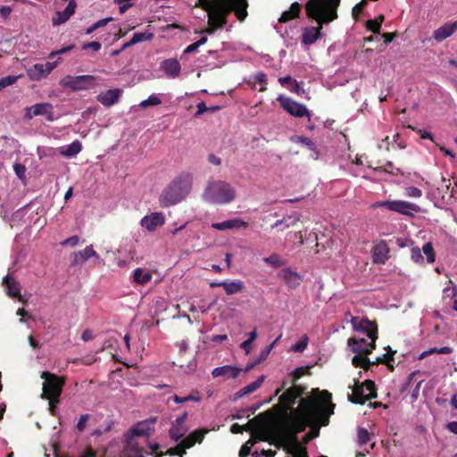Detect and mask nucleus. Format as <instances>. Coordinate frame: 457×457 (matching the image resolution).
Returning <instances> with one entry per match:
<instances>
[{"mask_svg":"<svg viewBox=\"0 0 457 457\" xmlns=\"http://www.w3.org/2000/svg\"><path fill=\"white\" fill-rule=\"evenodd\" d=\"M350 387L352 388V394L348 395V400L353 403L364 404L366 401L377 397L375 383L372 380L367 379L362 384L356 382L354 386Z\"/></svg>","mask_w":457,"mask_h":457,"instance_id":"6e6552de","label":"nucleus"},{"mask_svg":"<svg viewBox=\"0 0 457 457\" xmlns=\"http://www.w3.org/2000/svg\"><path fill=\"white\" fill-rule=\"evenodd\" d=\"M80 151L81 144L78 140H75L72 142V144L62 147V150L60 151V154L66 157H74L78 155Z\"/></svg>","mask_w":457,"mask_h":457,"instance_id":"473e14b6","label":"nucleus"},{"mask_svg":"<svg viewBox=\"0 0 457 457\" xmlns=\"http://www.w3.org/2000/svg\"><path fill=\"white\" fill-rule=\"evenodd\" d=\"M189 449V446L187 445L185 440L183 439L178 445L175 447L170 448L167 452V454L170 456H179L183 457L186 454V450Z\"/></svg>","mask_w":457,"mask_h":457,"instance_id":"58836bf2","label":"nucleus"},{"mask_svg":"<svg viewBox=\"0 0 457 457\" xmlns=\"http://www.w3.org/2000/svg\"><path fill=\"white\" fill-rule=\"evenodd\" d=\"M421 251L425 256H427V262L430 263L435 262V250L433 249V244L431 242L425 243Z\"/></svg>","mask_w":457,"mask_h":457,"instance_id":"37998d69","label":"nucleus"},{"mask_svg":"<svg viewBox=\"0 0 457 457\" xmlns=\"http://www.w3.org/2000/svg\"><path fill=\"white\" fill-rule=\"evenodd\" d=\"M60 61H61V58H58L57 61H55V62H47L43 64L44 71H45L46 76L51 73V71L57 66V64Z\"/></svg>","mask_w":457,"mask_h":457,"instance_id":"69168bd1","label":"nucleus"},{"mask_svg":"<svg viewBox=\"0 0 457 457\" xmlns=\"http://www.w3.org/2000/svg\"><path fill=\"white\" fill-rule=\"evenodd\" d=\"M265 377L264 375L260 376L255 381L250 383L246 386L241 388L235 394V399H239L246 395L252 394L255 392L258 388L261 387L262 383L264 382Z\"/></svg>","mask_w":457,"mask_h":457,"instance_id":"cd10ccee","label":"nucleus"},{"mask_svg":"<svg viewBox=\"0 0 457 457\" xmlns=\"http://www.w3.org/2000/svg\"><path fill=\"white\" fill-rule=\"evenodd\" d=\"M241 371L242 370L236 366L224 365L213 369V370L212 371V375L214 378L226 377L228 378H236L239 376Z\"/></svg>","mask_w":457,"mask_h":457,"instance_id":"5701e85b","label":"nucleus"},{"mask_svg":"<svg viewBox=\"0 0 457 457\" xmlns=\"http://www.w3.org/2000/svg\"><path fill=\"white\" fill-rule=\"evenodd\" d=\"M374 263H385L389 258V247L385 240H379L371 250Z\"/></svg>","mask_w":457,"mask_h":457,"instance_id":"2eb2a0df","label":"nucleus"},{"mask_svg":"<svg viewBox=\"0 0 457 457\" xmlns=\"http://www.w3.org/2000/svg\"><path fill=\"white\" fill-rule=\"evenodd\" d=\"M122 93L120 88L110 89L96 96V101L105 107H111L120 101Z\"/></svg>","mask_w":457,"mask_h":457,"instance_id":"a211bd4d","label":"nucleus"},{"mask_svg":"<svg viewBox=\"0 0 457 457\" xmlns=\"http://www.w3.org/2000/svg\"><path fill=\"white\" fill-rule=\"evenodd\" d=\"M287 89L297 95L298 96H301L304 94V90L303 87H301L296 80H294V84L292 87H288Z\"/></svg>","mask_w":457,"mask_h":457,"instance_id":"0e129e2a","label":"nucleus"},{"mask_svg":"<svg viewBox=\"0 0 457 457\" xmlns=\"http://www.w3.org/2000/svg\"><path fill=\"white\" fill-rule=\"evenodd\" d=\"M405 195L408 197H420L422 195V191L417 187H413V186H410L405 189Z\"/></svg>","mask_w":457,"mask_h":457,"instance_id":"13d9d810","label":"nucleus"},{"mask_svg":"<svg viewBox=\"0 0 457 457\" xmlns=\"http://www.w3.org/2000/svg\"><path fill=\"white\" fill-rule=\"evenodd\" d=\"M307 341L308 338L306 337H303L298 343L293 345V350L295 352H303L307 346Z\"/></svg>","mask_w":457,"mask_h":457,"instance_id":"e2e57ef3","label":"nucleus"},{"mask_svg":"<svg viewBox=\"0 0 457 457\" xmlns=\"http://www.w3.org/2000/svg\"><path fill=\"white\" fill-rule=\"evenodd\" d=\"M269 411H265L262 414H259L255 419L249 420L246 424L242 425L244 427V431H250L253 429H256L258 425L256 423V420L260 419L262 416L268 414Z\"/></svg>","mask_w":457,"mask_h":457,"instance_id":"864d4df0","label":"nucleus"},{"mask_svg":"<svg viewBox=\"0 0 457 457\" xmlns=\"http://www.w3.org/2000/svg\"><path fill=\"white\" fill-rule=\"evenodd\" d=\"M209 433V430L206 428H201L195 430L189 436H187L184 440L189 448L193 447L196 443L201 444L205 437V435Z\"/></svg>","mask_w":457,"mask_h":457,"instance_id":"c756f323","label":"nucleus"},{"mask_svg":"<svg viewBox=\"0 0 457 457\" xmlns=\"http://www.w3.org/2000/svg\"><path fill=\"white\" fill-rule=\"evenodd\" d=\"M169 400H172L174 401L176 403H187V402H190V401H194V402H199L200 401V397L198 396H195V395H188V396H186V397H181V396H179L177 395L171 396Z\"/></svg>","mask_w":457,"mask_h":457,"instance_id":"09e8293b","label":"nucleus"},{"mask_svg":"<svg viewBox=\"0 0 457 457\" xmlns=\"http://www.w3.org/2000/svg\"><path fill=\"white\" fill-rule=\"evenodd\" d=\"M370 340V341L368 342L365 338L352 337L348 338L347 345L353 353L368 355L371 353L372 350L376 347V340Z\"/></svg>","mask_w":457,"mask_h":457,"instance_id":"4468645a","label":"nucleus"},{"mask_svg":"<svg viewBox=\"0 0 457 457\" xmlns=\"http://www.w3.org/2000/svg\"><path fill=\"white\" fill-rule=\"evenodd\" d=\"M68 17H71L76 12V0H70L68 6L64 10Z\"/></svg>","mask_w":457,"mask_h":457,"instance_id":"774afa93","label":"nucleus"},{"mask_svg":"<svg viewBox=\"0 0 457 457\" xmlns=\"http://www.w3.org/2000/svg\"><path fill=\"white\" fill-rule=\"evenodd\" d=\"M263 261L274 267H280L285 264V262L277 253H272L268 257H265Z\"/></svg>","mask_w":457,"mask_h":457,"instance_id":"de8ad7c7","label":"nucleus"},{"mask_svg":"<svg viewBox=\"0 0 457 457\" xmlns=\"http://www.w3.org/2000/svg\"><path fill=\"white\" fill-rule=\"evenodd\" d=\"M161 104H162V99L156 95H152L146 100H144L140 104V106L143 108H147L150 106H157V105H160Z\"/></svg>","mask_w":457,"mask_h":457,"instance_id":"49530a36","label":"nucleus"},{"mask_svg":"<svg viewBox=\"0 0 457 457\" xmlns=\"http://www.w3.org/2000/svg\"><path fill=\"white\" fill-rule=\"evenodd\" d=\"M281 108L289 113L291 116L295 118L308 117L310 119V112L305 105L301 104L290 97L285 96H278L277 98Z\"/></svg>","mask_w":457,"mask_h":457,"instance_id":"9b49d317","label":"nucleus"},{"mask_svg":"<svg viewBox=\"0 0 457 457\" xmlns=\"http://www.w3.org/2000/svg\"><path fill=\"white\" fill-rule=\"evenodd\" d=\"M301 8H302V6L299 3H297V2L293 3L290 5L289 10L284 11L281 13V15L278 19V21L280 23H285V22H287L289 21L298 18L300 12H301Z\"/></svg>","mask_w":457,"mask_h":457,"instance_id":"bb28decb","label":"nucleus"},{"mask_svg":"<svg viewBox=\"0 0 457 457\" xmlns=\"http://www.w3.org/2000/svg\"><path fill=\"white\" fill-rule=\"evenodd\" d=\"M411 259L415 262H422L424 260V256L422 255V249H420L418 246L411 247Z\"/></svg>","mask_w":457,"mask_h":457,"instance_id":"3c124183","label":"nucleus"},{"mask_svg":"<svg viewBox=\"0 0 457 457\" xmlns=\"http://www.w3.org/2000/svg\"><path fill=\"white\" fill-rule=\"evenodd\" d=\"M154 37V34L148 30L145 32H137L134 34V36L132 37V43L137 45L141 42L150 41Z\"/></svg>","mask_w":457,"mask_h":457,"instance_id":"a19ab883","label":"nucleus"},{"mask_svg":"<svg viewBox=\"0 0 457 457\" xmlns=\"http://www.w3.org/2000/svg\"><path fill=\"white\" fill-rule=\"evenodd\" d=\"M36 116H45L47 121L54 120L53 106L49 103L36 104L25 109L24 118L31 120Z\"/></svg>","mask_w":457,"mask_h":457,"instance_id":"ddd939ff","label":"nucleus"},{"mask_svg":"<svg viewBox=\"0 0 457 457\" xmlns=\"http://www.w3.org/2000/svg\"><path fill=\"white\" fill-rule=\"evenodd\" d=\"M350 322L354 331L365 335L369 339L377 340L378 326L375 321H370L368 319L358 316H351Z\"/></svg>","mask_w":457,"mask_h":457,"instance_id":"9d476101","label":"nucleus"},{"mask_svg":"<svg viewBox=\"0 0 457 457\" xmlns=\"http://www.w3.org/2000/svg\"><path fill=\"white\" fill-rule=\"evenodd\" d=\"M226 2H232L233 11L237 18L243 21L247 16V0H226Z\"/></svg>","mask_w":457,"mask_h":457,"instance_id":"c85d7f7f","label":"nucleus"},{"mask_svg":"<svg viewBox=\"0 0 457 457\" xmlns=\"http://www.w3.org/2000/svg\"><path fill=\"white\" fill-rule=\"evenodd\" d=\"M212 227L219 230H226L239 227L246 228L248 227V223L239 218H234L221 222H214L212 224Z\"/></svg>","mask_w":457,"mask_h":457,"instance_id":"393cba45","label":"nucleus"},{"mask_svg":"<svg viewBox=\"0 0 457 457\" xmlns=\"http://www.w3.org/2000/svg\"><path fill=\"white\" fill-rule=\"evenodd\" d=\"M257 441L270 442L266 431L253 432L252 438L249 439L245 445H242L239 451V457H248L251 453V449Z\"/></svg>","mask_w":457,"mask_h":457,"instance_id":"f3484780","label":"nucleus"},{"mask_svg":"<svg viewBox=\"0 0 457 457\" xmlns=\"http://www.w3.org/2000/svg\"><path fill=\"white\" fill-rule=\"evenodd\" d=\"M161 67L165 74L171 79L178 78L181 71V65L177 59H167L162 62Z\"/></svg>","mask_w":457,"mask_h":457,"instance_id":"412c9836","label":"nucleus"},{"mask_svg":"<svg viewBox=\"0 0 457 457\" xmlns=\"http://www.w3.org/2000/svg\"><path fill=\"white\" fill-rule=\"evenodd\" d=\"M310 373V367H298L290 373L292 384L296 385V381L303 376Z\"/></svg>","mask_w":457,"mask_h":457,"instance_id":"79ce46f5","label":"nucleus"},{"mask_svg":"<svg viewBox=\"0 0 457 457\" xmlns=\"http://www.w3.org/2000/svg\"><path fill=\"white\" fill-rule=\"evenodd\" d=\"M340 0H308L304 5L306 16L314 20L317 27H305L302 33V44L310 46L322 37V27L337 19Z\"/></svg>","mask_w":457,"mask_h":457,"instance_id":"f03ea898","label":"nucleus"},{"mask_svg":"<svg viewBox=\"0 0 457 457\" xmlns=\"http://www.w3.org/2000/svg\"><path fill=\"white\" fill-rule=\"evenodd\" d=\"M101 48H102V44L97 41H93V42H89V43H86V44L82 45V50L92 49L95 52H98L101 50Z\"/></svg>","mask_w":457,"mask_h":457,"instance_id":"bf43d9fd","label":"nucleus"},{"mask_svg":"<svg viewBox=\"0 0 457 457\" xmlns=\"http://www.w3.org/2000/svg\"><path fill=\"white\" fill-rule=\"evenodd\" d=\"M370 434L366 428H358L357 440L360 446L365 445L370 441Z\"/></svg>","mask_w":457,"mask_h":457,"instance_id":"a18cd8bd","label":"nucleus"},{"mask_svg":"<svg viewBox=\"0 0 457 457\" xmlns=\"http://www.w3.org/2000/svg\"><path fill=\"white\" fill-rule=\"evenodd\" d=\"M203 196L204 200L212 204H228L235 199L236 191L225 180H210Z\"/></svg>","mask_w":457,"mask_h":457,"instance_id":"39448f33","label":"nucleus"},{"mask_svg":"<svg viewBox=\"0 0 457 457\" xmlns=\"http://www.w3.org/2000/svg\"><path fill=\"white\" fill-rule=\"evenodd\" d=\"M306 387L302 385H292L279 396V403L276 407L278 409L283 408V416L286 419V425L288 422L289 417H295L302 412L301 401L299 402L298 408H293L296 400L305 393Z\"/></svg>","mask_w":457,"mask_h":457,"instance_id":"423d86ee","label":"nucleus"},{"mask_svg":"<svg viewBox=\"0 0 457 457\" xmlns=\"http://www.w3.org/2000/svg\"><path fill=\"white\" fill-rule=\"evenodd\" d=\"M283 278L290 287L297 286L300 280L298 274L289 269L283 270Z\"/></svg>","mask_w":457,"mask_h":457,"instance_id":"4c0bfd02","label":"nucleus"},{"mask_svg":"<svg viewBox=\"0 0 457 457\" xmlns=\"http://www.w3.org/2000/svg\"><path fill=\"white\" fill-rule=\"evenodd\" d=\"M127 457H144L143 449L133 436H129L125 447Z\"/></svg>","mask_w":457,"mask_h":457,"instance_id":"a878e982","label":"nucleus"},{"mask_svg":"<svg viewBox=\"0 0 457 457\" xmlns=\"http://www.w3.org/2000/svg\"><path fill=\"white\" fill-rule=\"evenodd\" d=\"M3 283L5 285L7 288V294L12 297H17L18 300L23 303H26V300L20 294V285L19 282L10 276H5L3 279Z\"/></svg>","mask_w":457,"mask_h":457,"instance_id":"4be33fe9","label":"nucleus"},{"mask_svg":"<svg viewBox=\"0 0 457 457\" xmlns=\"http://www.w3.org/2000/svg\"><path fill=\"white\" fill-rule=\"evenodd\" d=\"M375 206H382L383 208H387L388 210L397 212L403 215L412 216V212H420V207L416 205V204H411V202H403V200H392L391 202H377Z\"/></svg>","mask_w":457,"mask_h":457,"instance_id":"f8f14e48","label":"nucleus"},{"mask_svg":"<svg viewBox=\"0 0 457 457\" xmlns=\"http://www.w3.org/2000/svg\"><path fill=\"white\" fill-rule=\"evenodd\" d=\"M71 17L62 12H56L54 15L52 17V24L54 26H58L60 24L65 23Z\"/></svg>","mask_w":457,"mask_h":457,"instance_id":"c03bdc74","label":"nucleus"},{"mask_svg":"<svg viewBox=\"0 0 457 457\" xmlns=\"http://www.w3.org/2000/svg\"><path fill=\"white\" fill-rule=\"evenodd\" d=\"M17 79H18V77H16V76H6L4 78H2L0 79L1 89L14 84L17 81Z\"/></svg>","mask_w":457,"mask_h":457,"instance_id":"5fc2aeb1","label":"nucleus"},{"mask_svg":"<svg viewBox=\"0 0 457 457\" xmlns=\"http://www.w3.org/2000/svg\"><path fill=\"white\" fill-rule=\"evenodd\" d=\"M141 225L149 231H154L157 227L165 223V217L162 212H155L145 215L140 221Z\"/></svg>","mask_w":457,"mask_h":457,"instance_id":"6ab92c4d","label":"nucleus"},{"mask_svg":"<svg viewBox=\"0 0 457 457\" xmlns=\"http://www.w3.org/2000/svg\"><path fill=\"white\" fill-rule=\"evenodd\" d=\"M193 185L191 173H181L170 182L167 187L162 191L159 202L162 208L174 206L184 201L190 194Z\"/></svg>","mask_w":457,"mask_h":457,"instance_id":"7ed1b4c3","label":"nucleus"},{"mask_svg":"<svg viewBox=\"0 0 457 457\" xmlns=\"http://www.w3.org/2000/svg\"><path fill=\"white\" fill-rule=\"evenodd\" d=\"M28 76L30 79L37 81L42 78H46V74L44 71V66L42 63H36L32 69L28 71Z\"/></svg>","mask_w":457,"mask_h":457,"instance_id":"e433bc0d","label":"nucleus"},{"mask_svg":"<svg viewBox=\"0 0 457 457\" xmlns=\"http://www.w3.org/2000/svg\"><path fill=\"white\" fill-rule=\"evenodd\" d=\"M152 278V273L145 271L143 268H137L133 272V280L139 285H146Z\"/></svg>","mask_w":457,"mask_h":457,"instance_id":"7c9ffc66","label":"nucleus"},{"mask_svg":"<svg viewBox=\"0 0 457 457\" xmlns=\"http://www.w3.org/2000/svg\"><path fill=\"white\" fill-rule=\"evenodd\" d=\"M386 349L387 353H384L382 356L377 357L374 361H371V363H372V365L386 364L392 370L393 367L390 365V361H394L393 356L395 353V351H393L390 348V346H387Z\"/></svg>","mask_w":457,"mask_h":457,"instance_id":"f704fd0d","label":"nucleus"},{"mask_svg":"<svg viewBox=\"0 0 457 457\" xmlns=\"http://www.w3.org/2000/svg\"><path fill=\"white\" fill-rule=\"evenodd\" d=\"M352 363L354 367H360L365 370H368L370 367L372 366V363L367 355L362 353H356L352 359Z\"/></svg>","mask_w":457,"mask_h":457,"instance_id":"72a5a7b5","label":"nucleus"},{"mask_svg":"<svg viewBox=\"0 0 457 457\" xmlns=\"http://www.w3.org/2000/svg\"><path fill=\"white\" fill-rule=\"evenodd\" d=\"M380 25L374 20H369L366 22L367 29L370 30L374 34H379L380 32Z\"/></svg>","mask_w":457,"mask_h":457,"instance_id":"4d7b16f0","label":"nucleus"},{"mask_svg":"<svg viewBox=\"0 0 457 457\" xmlns=\"http://www.w3.org/2000/svg\"><path fill=\"white\" fill-rule=\"evenodd\" d=\"M366 4L367 0H361L358 4H356L352 10L353 17L356 19L358 15L362 12Z\"/></svg>","mask_w":457,"mask_h":457,"instance_id":"6e6d98bb","label":"nucleus"},{"mask_svg":"<svg viewBox=\"0 0 457 457\" xmlns=\"http://www.w3.org/2000/svg\"><path fill=\"white\" fill-rule=\"evenodd\" d=\"M200 6L209 12L208 24L222 29L228 22V16L233 11L232 2L226 0H198Z\"/></svg>","mask_w":457,"mask_h":457,"instance_id":"20e7f679","label":"nucleus"},{"mask_svg":"<svg viewBox=\"0 0 457 457\" xmlns=\"http://www.w3.org/2000/svg\"><path fill=\"white\" fill-rule=\"evenodd\" d=\"M147 431H148L147 423L140 422L131 428V430H130L131 436H133L135 438L137 436H144L147 435Z\"/></svg>","mask_w":457,"mask_h":457,"instance_id":"ea45409f","label":"nucleus"},{"mask_svg":"<svg viewBox=\"0 0 457 457\" xmlns=\"http://www.w3.org/2000/svg\"><path fill=\"white\" fill-rule=\"evenodd\" d=\"M90 419L89 414H82L79 418V422H77V429L79 432H83L84 429L87 428V423L88 422V420Z\"/></svg>","mask_w":457,"mask_h":457,"instance_id":"603ef678","label":"nucleus"},{"mask_svg":"<svg viewBox=\"0 0 457 457\" xmlns=\"http://www.w3.org/2000/svg\"><path fill=\"white\" fill-rule=\"evenodd\" d=\"M131 0H114V3L115 4H120V13H125L129 8H131L134 4L133 3H127V4H124L125 2H130Z\"/></svg>","mask_w":457,"mask_h":457,"instance_id":"680f3d73","label":"nucleus"},{"mask_svg":"<svg viewBox=\"0 0 457 457\" xmlns=\"http://www.w3.org/2000/svg\"><path fill=\"white\" fill-rule=\"evenodd\" d=\"M254 79L256 82L262 85V87L259 88L260 92H265L267 90V76L263 72H258L254 75Z\"/></svg>","mask_w":457,"mask_h":457,"instance_id":"8fccbe9b","label":"nucleus"},{"mask_svg":"<svg viewBox=\"0 0 457 457\" xmlns=\"http://www.w3.org/2000/svg\"><path fill=\"white\" fill-rule=\"evenodd\" d=\"M244 284L241 280L237 281H223V288L227 295H233L242 291Z\"/></svg>","mask_w":457,"mask_h":457,"instance_id":"c9c22d12","label":"nucleus"},{"mask_svg":"<svg viewBox=\"0 0 457 457\" xmlns=\"http://www.w3.org/2000/svg\"><path fill=\"white\" fill-rule=\"evenodd\" d=\"M41 378L44 379L41 398L47 399L51 403L59 402L61 393L65 386V378L48 371H43Z\"/></svg>","mask_w":457,"mask_h":457,"instance_id":"0eeeda50","label":"nucleus"},{"mask_svg":"<svg viewBox=\"0 0 457 457\" xmlns=\"http://www.w3.org/2000/svg\"><path fill=\"white\" fill-rule=\"evenodd\" d=\"M297 143L306 145L310 150L314 149L315 144L308 137H298Z\"/></svg>","mask_w":457,"mask_h":457,"instance_id":"338daca9","label":"nucleus"},{"mask_svg":"<svg viewBox=\"0 0 457 457\" xmlns=\"http://www.w3.org/2000/svg\"><path fill=\"white\" fill-rule=\"evenodd\" d=\"M291 442V445L287 447V453L292 457H309L306 447L300 445L298 440Z\"/></svg>","mask_w":457,"mask_h":457,"instance_id":"2f4dec72","label":"nucleus"},{"mask_svg":"<svg viewBox=\"0 0 457 457\" xmlns=\"http://www.w3.org/2000/svg\"><path fill=\"white\" fill-rule=\"evenodd\" d=\"M93 256L98 257L99 255L92 245H89L82 251L75 252L73 253V262H71V265H78L82 263Z\"/></svg>","mask_w":457,"mask_h":457,"instance_id":"b1692460","label":"nucleus"},{"mask_svg":"<svg viewBox=\"0 0 457 457\" xmlns=\"http://www.w3.org/2000/svg\"><path fill=\"white\" fill-rule=\"evenodd\" d=\"M456 30L457 21L453 22H446L432 33V37L437 42H442L450 37Z\"/></svg>","mask_w":457,"mask_h":457,"instance_id":"aec40b11","label":"nucleus"},{"mask_svg":"<svg viewBox=\"0 0 457 457\" xmlns=\"http://www.w3.org/2000/svg\"><path fill=\"white\" fill-rule=\"evenodd\" d=\"M187 419V413L185 412L181 416L178 417L172 422L171 428L169 432L170 436L172 440L178 442L185 436V434L187 433V428L185 427Z\"/></svg>","mask_w":457,"mask_h":457,"instance_id":"dca6fc26","label":"nucleus"},{"mask_svg":"<svg viewBox=\"0 0 457 457\" xmlns=\"http://www.w3.org/2000/svg\"><path fill=\"white\" fill-rule=\"evenodd\" d=\"M301 409L300 415L288 418L286 430L291 441H295L297 434L303 432L307 427L312 428V431L305 436L308 442L319 436L320 427L328 425L335 409L332 395L327 390L312 389L311 396L301 399Z\"/></svg>","mask_w":457,"mask_h":457,"instance_id":"f257e3e1","label":"nucleus"},{"mask_svg":"<svg viewBox=\"0 0 457 457\" xmlns=\"http://www.w3.org/2000/svg\"><path fill=\"white\" fill-rule=\"evenodd\" d=\"M61 84L71 91L88 90L97 87V79L93 75L66 76Z\"/></svg>","mask_w":457,"mask_h":457,"instance_id":"1a4fd4ad","label":"nucleus"},{"mask_svg":"<svg viewBox=\"0 0 457 457\" xmlns=\"http://www.w3.org/2000/svg\"><path fill=\"white\" fill-rule=\"evenodd\" d=\"M79 243V237L78 235H73L62 242H61V245H70V246H76Z\"/></svg>","mask_w":457,"mask_h":457,"instance_id":"052dcab7","label":"nucleus"}]
</instances>
